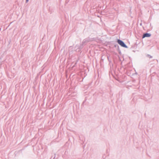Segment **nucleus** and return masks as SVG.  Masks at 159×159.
<instances>
[{
    "mask_svg": "<svg viewBox=\"0 0 159 159\" xmlns=\"http://www.w3.org/2000/svg\"><path fill=\"white\" fill-rule=\"evenodd\" d=\"M90 41V39L89 38H87L84 39L80 47V49L78 50V51H79L80 49L82 48L83 47V46L84 45Z\"/></svg>",
    "mask_w": 159,
    "mask_h": 159,
    "instance_id": "nucleus-1",
    "label": "nucleus"
},
{
    "mask_svg": "<svg viewBox=\"0 0 159 159\" xmlns=\"http://www.w3.org/2000/svg\"><path fill=\"white\" fill-rule=\"evenodd\" d=\"M117 43L119 44L121 46L124 47L125 48H127V46L125 43L124 42L122 41L120 39H118L117 40Z\"/></svg>",
    "mask_w": 159,
    "mask_h": 159,
    "instance_id": "nucleus-2",
    "label": "nucleus"
},
{
    "mask_svg": "<svg viewBox=\"0 0 159 159\" xmlns=\"http://www.w3.org/2000/svg\"><path fill=\"white\" fill-rule=\"evenodd\" d=\"M151 36V34L150 33H146L143 34L142 38H144L145 37H149Z\"/></svg>",
    "mask_w": 159,
    "mask_h": 159,
    "instance_id": "nucleus-3",
    "label": "nucleus"
},
{
    "mask_svg": "<svg viewBox=\"0 0 159 159\" xmlns=\"http://www.w3.org/2000/svg\"><path fill=\"white\" fill-rule=\"evenodd\" d=\"M147 57H149L150 58H152V57L150 55H148Z\"/></svg>",
    "mask_w": 159,
    "mask_h": 159,
    "instance_id": "nucleus-4",
    "label": "nucleus"
},
{
    "mask_svg": "<svg viewBox=\"0 0 159 159\" xmlns=\"http://www.w3.org/2000/svg\"><path fill=\"white\" fill-rule=\"evenodd\" d=\"M29 0H26V3L28 2Z\"/></svg>",
    "mask_w": 159,
    "mask_h": 159,
    "instance_id": "nucleus-5",
    "label": "nucleus"
},
{
    "mask_svg": "<svg viewBox=\"0 0 159 159\" xmlns=\"http://www.w3.org/2000/svg\"><path fill=\"white\" fill-rule=\"evenodd\" d=\"M79 47V46H78V45H76V47H77V48L78 47V48Z\"/></svg>",
    "mask_w": 159,
    "mask_h": 159,
    "instance_id": "nucleus-6",
    "label": "nucleus"
}]
</instances>
